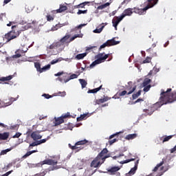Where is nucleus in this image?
<instances>
[{
  "label": "nucleus",
  "instance_id": "f257e3e1",
  "mask_svg": "<svg viewBox=\"0 0 176 176\" xmlns=\"http://www.w3.org/2000/svg\"><path fill=\"white\" fill-rule=\"evenodd\" d=\"M171 88H168L166 91L164 89H161L160 101L154 104V108H160L162 105L167 104H172L174 101H176V92L170 94Z\"/></svg>",
  "mask_w": 176,
  "mask_h": 176
},
{
  "label": "nucleus",
  "instance_id": "f03ea898",
  "mask_svg": "<svg viewBox=\"0 0 176 176\" xmlns=\"http://www.w3.org/2000/svg\"><path fill=\"white\" fill-rule=\"evenodd\" d=\"M21 31H24V29H21L20 25H12V31L5 35V38L7 39V42H10L12 39H16L20 35Z\"/></svg>",
  "mask_w": 176,
  "mask_h": 176
},
{
  "label": "nucleus",
  "instance_id": "7ed1b4c3",
  "mask_svg": "<svg viewBox=\"0 0 176 176\" xmlns=\"http://www.w3.org/2000/svg\"><path fill=\"white\" fill-rule=\"evenodd\" d=\"M109 57V54H105L104 52L98 54L96 58H97L94 60L91 65L90 68H93L97 65V64H101V63H104L107 58Z\"/></svg>",
  "mask_w": 176,
  "mask_h": 176
},
{
  "label": "nucleus",
  "instance_id": "20e7f679",
  "mask_svg": "<svg viewBox=\"0 0 176 176\" xmlns=\"http://www.w3.org/2000/svg\"><path fill=\"white\" fill-rule=\"evenodd\" d=\"M83 34H75L74 36L71 37L70 34H66L65 36H63L60 41L62 43H63V45H65V43H71L73 41H75L76 38H82ZM70 38L69 41H68V39Z\"/></svg>",
  "mask_w": 176,
  "mask_h": 176
},
{
  "label": "nucleus",
  "instance_id": "39448f33",
  "mask_svg": "<svg viewBox=\"0 0 176 176\" xmlns=\"http://www.w3.org/2000/svg\"><path fill=\"white\" fill-rule=\"evenodd\" d=\"M152 8L149 3L147 4L146 7L144 8H140L138 7H134L133 8V13H135L136 14H139L140 16H142V14H146V10L148 9Z\"/></svg>",
  "mask_w": 176,
  "mask_h": 176
},
{
  "label": "nucleus",
  "instance_id": "423d86ee",
  "mask_svg": "<svg viewBox=\"0 0 176 176\" xmlns=\"http://www.w3.org/2000/svg\"><path fill=\"white\" fill-rule=\"evenodd\" d=\"M173 157H174L173 155H168L166 158L162 159V161L160 164H157L156 165V166L153 168V171L154 173H156V171L159 170V168L162 167L164 164V163H167V160H168V163H170Z\"/></svg>",
  "mask_w": 176,
  "mask_h": 176
},
{
  "label": "nucleus",
  "instance_id": "0eeeda50",
  "mask_svg": "<svg viewBox=\"0 0 176 176\" xmlns=\"http://www.w3.org/2000/svg\"><path fill=\"white\" fill-rule=\"evenodd\" d=\"M119 43H120V41H116L115 38H112L111 40L107 41L106 43H103L102 45H100L98 51L101 52V50L104 49V47L109 46H115V45H119Z\"/></svg>",
  "mask_w": 176,
  "mask_h": 176
},
{
  "label": "nucleus",
  "instance_id": "6e6552de",
  "mask_svg": "<svg viewBox=\"0 0 176 176\" xmlns=\"http://www.w3.org/2000/svg\"><path fill=\"white\" fill-rule=\"evenodd\" d=\"M67 118H71L69 112L62 115L60 117L55 118L54 126H60V124L64 123V119H67Z\"/></svg>",
  "mask_w": 176,
  "mask_h": 176
},
{
  "label": "nucleus",
  "instance_id": "1a4fd4ad",
  "mask_svg": "<svg viewBox=\"0 0 176 176\" xmlns=\"http://www.w3.org/2000/svg\"><path fill=\"white\" fill-rule=\"evenodd\" d=\"M87 142H89V141H87L86 139H85L83 140H80V141L76 142L74 146H72V145H71V144H69V148H70V149H72V151H75L76 149H78L77 152H79V151H80V147H79L78 146L86 145V144H87Z\"/></svg>",
  "mask_w": 176,
  "mask_h": 176
},
{
  "label": "nucleus",
  "instance_id": "9d476101",
  "mask_svg": "<svg viewBox=\"0 0 176 176\" xmlns=\"http://www.w3.org/2000/svg\"><path fill=\"white\" fill-rule=\"evenodd\" d=\"M77 78H78V75L73 74L69 77H68V75L65 74L62 78L61 77L58 78V79L60 82H64L65 83H67V82H69L71 79H76Z\"/></svg>",
  "mask_w": 176,
  "mask_h": 176
},
{
  "label": "nucleus",
  "instance_id": "9b49d317",
  "mask_svg": "<svg viewBox=\"0 0 176 176\" xmlns=\"http://www.w3.org/2000/svg\"><path fill=\"white\" fill-rule=\"evenodd\" d=\"M137 89V85H135L131 90H130L128 93L127 91L124 90L122 91L121 92L117 93L116 96H119V97H123V96H126V94H127L128 96L130 94H133V93H134V91H135Z\"/></svg>",
  "mask_w": 176,
  "mask_h": 176
},
{
  "label": "nucleus",
  "instance_id": "f8f14e48",
  "mask_svg": "<svg viewBox=\"0 0 176 176\" xmlns=\"http://www.w3.org/2000/svg\"><path fill=\"white\" fill-rule=\"evenodd\" d=\"M123 20L122 15L120 16H116L112 20L113 27H114L116 31L118 30V25H119V23H120Z\"/></svg>",
  "mask_w": 176,
  "mask_h": 176
},
{
  "label": "nucleus",
  "instance_id": "ddd939ff",
  "mask_svg": "<svg viewBox=\"0 0 176 176\" xmlns=\"http://www.w3.org/2000/svg\"><path fill=\"white\" fill-rule=\"evenodd\" d=\"M58 162L56 160H45L43 161H41V164H47L48 166H56L58 164Z\"/></svg>",
  "mask_w": 176,
  "mask_h": 176
},
{
  "label": "nucleus",
  "instance_id": "4468645a",
  "mask_svg": "<svg viewBox=\"0 0 176 176\" xmlns=\"http://www.w3.org/2000/svg\"><path fill=\"white\" fill-rule=\"evenodd\" d=\"M140 163V160H138L135 162V166L133 168H132L130 171L125 175V176H131L134 175L135 174V171H137V168H138V164Z\"/></svg>",
  "mask_w": 176,
  "mask_h": 176
},
{
  "label": "nucleus",
  "instance_id": "2eb2a0df",
  "mask_svg": "<svg viewBox=\"0 0 176 176\" xmlns=\"http://www.w3.org/2000/svg\"><path fill=\"white\" fill-rule=\"evenodd\" d=\"M30 137L34 141H38V140H41L42 138V135L39 134V131H38L32 132Z\"/></svg>",
  "mask_w": 176,
  "mask_h": 176
},
{
  "label": "nucleus",
  "instance_id": "dca6fc26",
  "mask_svg": "<svg viewBox=\"0 0 176 176\" xmlns=\"http://www.w3.org/2000/svg\"><path fill=\"white\" fill-rule=\"evenodd\" d=\"M101 160L98 157H96L91 163V167H94V168H97L99 166H101Z\"/></svg>",
  "mask_w": 176,
  "mask_h": 176
},
{
  "label": "nucleus",
  "instance_id": "f3484780",
  "mask_svg": "<svg viewBox=\"0 0 176 176\" xmlns=\"http://www.w3.org/2000/svg\"><path fill=\"white\" fill-rule=\"evenodd\" d=\"M133 8H127L124 10L123 13L121 14V17L124 19L126 16H131L134 12L133 11Z\"/></svg>",
  "mask_w": 176,
  "mask_h": 176
},
{
  "label": "nucleus",
  "instance_id": "a211bd4d",
  "mask_svg": "<svg viewBox=\"0 0 176 176\" xmlns=\"http://www.w3.org/2000/svg\"><path fill=\"white\" fill-rule=\"evenodd\" d=\"M67 9L68 7L67 6L60 4L59 9L52 11V13H63V12H65Z\"/></svg>",
  "mask_w": 176,
  "mask_h": 176
},
{
  "label": "nucleus",
  "instance_id": "6ab92c4d",
  "mask_svg": "<svg viewBox=\"0 0 176 176\" xmlns=\"http://www.w3.org/2000/svg\"><path fill=\"white\" fill-rule=\"evenodd\" d=\"M168 170V168H165L164 166H162L160 168V173H158L157 175L155 173H152L151 174H149L148 175H146V176H162L163 175V174H164V173H166V171Z\"/></svg>",
  "mask_w": 176,
  "mask_h": 176
},
{
  "label": "nucleus",
  "instance_id": "aec40b11",
  "mask_svg": "<svg viewBox=\"0 0 176 176\" xmlns=\"http://www.w3.org/2000/svg\"><path fill=\"white\" fill-rule=\"evenodd\" d=\"M16 54L13 55L12 57L13 58H20V57H21V56H25V52H24V50H18L16 51Z\"/></svg>",
  "mask_w": 176,
  "mask_h": 176
},
{
  "label": "nucleus",
  "instance_id": "412c9836",
  "mask_svg": "<svg viewBox=\"0 0 176 176\" xmlns=\"http://www.w3.org/2000/svg\"><path fill=\"white\" fill-rule=\"evenodd\" d=\"M109 100H111V98L104 96L103 98L97 99L96 100V104L100 105V104H104V102H107V101H109Z\"/></svg>",
  "mask_w": 176,
  "mask_h": 176
},
{
  "label": "nucleus",
  "instance_id": "4be33fe9",
  "mask_svg": "<svg viewBox=\"0 0 176 176\" xmlns=\"http://www.w3.org/2000/svg\"><path fill=\"white\" fill-rule=\"evenodd\" d=\"M10 133L4 132L3 133H0V141H6L9 138Z\"/></svg>",
  "mask_w": 176,
  "mask_h": 176
},
{
  "label": "nucleus",
  "instance_id": "5701e85b",
  "mask_svg": "<svg viewBox=\"0 0 176 176\" xmlns=\"http://www.w3.org/2000/svg\"><path fill=\"white\" fill-rule=\"evenodd\" d=\"M120 168L119 166L111 167L110 169H108V173H111V175L115 174L117 171H119Z\"/></svg>",
  "mask_w": 176,
  "mask_h": 176
},
{
  "label": "nucleus",
  "instance_id": "b1692460",
  "mask_svg": "<svg viewBox=\"0 0 176 176\" xmlns=\"http://www.w3.org/2000/svg\"><path fill=\"white\" fill-rule=\"evenodd\" d=\"M107 153H108V149L103 148L102 151L98 155L97 157L101 160V157H104Z\"/></svg>",
  "mask_w": 176,
  "mask_h": 176
},
{
  "label": "nucleus",
  "instance_id": "393cba45",
  "mask_svg": "<svg viewBox=\"0 0 176 176\" xmlns=\"http://www.w3.org/2000/svg\"><path fill=\"white\" fill-rule=\"evenodd\" d=\"M102 89V85H100L99 87L98 88H95L94 89H89L87 93L88 94H95V93H97L98 91H100V90Z\"/></svg>",
  "mask_w": 176,
  "mask_h": 176
},
{
  "label": "nucleus",
  "instance_id": "a878e982",
  "mask_svg": "<svg viewBox=\"0 0 176 176\" xmlns=\"http://www.w3.org/2000/svg\"><path fill=\"white\" fill-rule=\"evenodd\" d=\"M13 79V76L10 75L6 77H1L0 78V81L1 82H8L9 80H12Z\"/></svg>",
  "mask_w": 176,
  "mask_h": 176
},
{
  "label": "nucleus",
  "instance_id": "bb28decb",
  "mask_svg": "<svg viewBox=\"0 0 176 176\" xmlns=\"http://www.w3.org/2000/svg\"><path fill=\"white\" fill-rule=\"evenodd\" d=\"M134 138H137L136 133L129 134L125 137V140H127L128 141H130V140H134Z\"/></svg>",
  "mask_w": 176,
  "mask_h": 176
},
{
  "label": "nucleus",
  "instance_id": "cd10ccee",
  "mask_svg": "<svg viewBox=\"0 0 176 176\" xmlns=\"http://www.w3.org/2000/svg\"><path fill=\"white\" fill-rule=\"evenodd\" d=\"M173 137H174V135L163 136L161 138V141H162L163 143L167 142V141H170Z\"/></svg>",
  "mask_w": 176,
  "mask_h": 176
},
{
  "label": "nucleus",
  "instance_id": "c85d7f7f",
  "mask_svg": "<svg viewBox=\"0 0 176 176\" xmlns=\"http://www.w3.org/2000/svg\"><path fill=\"white\" fill-rule=\"evenodd\" d=\"M78 80L81 85L82 89H85V87L87 86V81L86 80L80 78Z\"/></svg>",
  "mask_w": 176,
  "mask_h": 176
},
{
  "label": "nucleus",
  "instance_id": "c756f323",
  "mask_svg": "<svg viewBox=\"0 0 176 176\" xmlns=\"http://www.w3.org/2000/svg\"><path fill=\"white\" fill-rule=\"evenodd\" d=\"M147 2H148L151 8H153V6L157 5L159 0H147Z\"/></svg>",
  "mask_w": 176,
  "mask_h": 176
},
{
  "label": "nucleus",
  "instance_id": "7c9ffc66",
  "mask_svg": "<svg viewBox=\"0 0 176 176\" xmlns=\"http://www.w3.org/2000/svg\"><path fill=\"white\" fill-rule=\"evenodd\" d=\"M111 5V3H106L103 5L98 6L97 9L98 10H102V9H105V8H108Z\"/></svg>",
  "mask_w": 176,
  "mask_h": 176
},
{
  "label": "nucleus",
  "instance_id": "2f4dec72",
  "mask_svg": "<svg viewBox=\"0 0 176 176\" xmlns=\"http://www.w3.org/2000/svg\"><path fill=\"white\" fill-rule=\"evenodd\" d=\"M86 56H87V53L78 54L76 56V58L77 60H82V58H85Z\"/></svg>",
  "mask_w": 176,
  "mask_h": 176
},
{
  "label": "nucleus",
  "instance_id": "473e14b6",
  "mask_svg": "<svg viewBox=\"0 0 176 176\" xmlns=\"http://www.w3.org/2000/svg\"><path fill=\"white\" fill-rule=\"evenodd\" d=\"M142 91L139 90L136 94H133L132 95L133 100H137V98H138V97H140V96H141Z\"/></svg>",
  "mask_w": 176,
  "mask_h": 176
},
{
  "label": "nucleus",
  "instance_id": "72a5a7b5",
  "mask_svg": "<svg viewBox=\"0 0 176 176\" xmlns=\"http://www.w3.org/2000/svg\"><path fill=\"white\" fill-rule=\"evenodd\" d=\"M151 82H152V80H151L150 78H145L142 83L143 87H145V86H148V85H149Z\"/></svg>",
  "mask_w": 176,
  "mask_h": 176
},
{
  "label": "nucleus",
  "instance_id": "f704fd0d",
  "mask_svg": "<svg viewBox=\"0 0 176 176\" xmlns=\"http://www.w3.org/2000/svg\"><path fill=\"white\" fill-rule=\"evenodd\" d=\"M50 65H47L45 66H44L43 68H41V69L40 70V73L42 74V72H45L47 70H49V69L50 68Z\"/></svg>",
  "mask_w": 176,
  "mask_h": 176
},
{
  "label": "nucleus",
  "instance_id": "c9c22d12",
  "mask_svg": "<svg viewBox=\"0 0 176 176\" xmlns=\"http://www.w3.org/2000/svg\"><path fill=\"white\" fill-rule=\"evenodd\" d=\"M67 24L65 23H58L55 25V27H54V30L55 31H57V30H58V28H61V27H64V25H66Z\"/></svg>",
  "mask_w": 176,
  "mask_h": 176
},
{
  "label": "nucleus",
  "instance_id": "e433bc0d",
  "mask_svg": "<svg viewBox=\"0 0 176 176\" xmlns=\"http://www.w3.org/2000/svg\"><path fill=\"white\" fill-rule=\"evenodd\" d=\"M86 116H87V114L86 113L80 115V117L77 118V122H82V120L85 119Z\"/></svg>",
  "mask_w": 176,
  "mask_h": 176
},
{
  "label": "nucleus",
  "instance_id": "4c0bfd02",
  "mask_svg": "<svg viewBox=\"0 0 176 176\" xmlns=\"http://www.w3.org/2000/svg\"><path fill=\"white\" fill-rule=\"evenodd\" d=\"M134 160H135V158H131L129 160L122 161L120 163V164H126V163H130V162H134Z\"/></svg>",
  "mask_w": 176,
  "mask_h": 176
},
{
  "label": "nucleus",
  "instance_id": "58836bf2",
  "mask_svg": "<svg viewBox=\"0 0 176 176\" xmlns=\"http://www.w3.org/2000/svg\"><path fill=\"white\" fill-rule=\"evenodd\" d=\"M12 149H13V148H7L6 150H2L0 153V155H6V153H8V152H10V151H12Z\"/></svg>",
  "mask_w": 176,
  "mask_h": 176
},
{
  "label": "nucleus",
  "instance_id": "ea45409f",
  "mask_svg": "<svg viewBox=\"0 0 176 176\" xmlns=\"http://www.w3.org/2000/svg\"><path fill=\"white\" fill-rule=\"evenodd\" d=\"M105 26L104 25H102L101 28H100L99 29H96V30H94V32L95 33V34H100V32H102V30H104V28Z\"/></svg>",
  "mask_w": 176,
  "mask_h": 176
},
{
  "label": "nucleus",
  "instance_id": "a19ab883",
  "mask_svg": "<svg viewBox=\"0 0 176 176\" xmlns=\"http://www.w3.org/2000/svg\"><path fill=\"white\" fill-rule=\"evenodd\" d=\"M35 142H33L32 143H31L29 146V149H31V146H38V145H39V142L34 140Z\"/></svg>",
  "mask_w": 176,
  "mask_h": 176
},
{
  "label": "nucleus",
  "instance_id": "79ce46f5",
  "mask_svg": "<svg viewBox=\"0 0 176 176\" xmlns=\"http://www.w3.org/2000/svg\"><path fill=\"white\" fill-rule=\"evenodd\" d=\"M34 67L37 69L38 72H41V69H42L41 67V63H34Z\"/></svg>",
  "mask_w": 176,
  "mask_h": 176
},
{
  "label": "nucleus",
  "instance_id": "37998d69",
  "mask_svg": "<svg viewBox=\"0 0 176 176\" xmlns=\"http://www.w3.org/2000/svg\"><path fill=\"white\" fill-rule=\"evenodd\" d=\"M55 43V45L57 47H61V46H64V44L63 43V41H61V40H60L59 41L57 42H54Z\"/></svg>",
  "mask_w": 176,
  "mask_h": 176
},
{
  "label": "nucleus",
  "instance_id": "c03bdc74",
  "mask_svg": "<svg viewBox=\"0 0 176 176\" xmlns=\"http://www.w3.org/2000/svg\"><path fill=\"white\" fill-rule=\"evenodd\" d=\"M152 58L147 56L144 60H143L142 64H146L151 63Z\"/></svg>",
  "mask_w": 176,
  "mask_h": 176
},
{
  "label": "nucleus",
  "instance_id": "a18cd8bd",
  "mask_svg": "<svg viewBox=\"0 0 176 176\" xmlns=\"http://www.w3.org/2000/svg\"><path fill=\"white\" fill-rule=\"evenodd\" d=\"M61 61L60 58L54 59L50 62L51 65H54V64H57V63H60Z\"/></svg>",
  "mask_w": 176,
  "mask_h": 176
},
{
  "label": "nucleus",
  "instance_id": "49530a36",
  "mask_svg": "<svg viewBox=\"0 0 176 176\" xmlns=\"http://www.w3.org/2000/svg\"><path fill=\"white\" fill-rule=\"evenodd\" d=\"M144 112H146L145 116H147V115H152L153 113V112H155V110H152L151 111H149V110L148 109H144L143 110Z\"/></svg>",
  "mask_w": 176,
  "mask_h": 176
},
{
  "label": "nucleus",
  "instance_id": "de8ad7c7",
  "mask_svg": "<svg viewBox=\"0 0 176 176\" xmlns=\"http://www.w3.org/2000/svg\"><path fill=\"white\" fill-rule=\"evenodd\" d=\"M151 87H152V85H151L145 86L143 89V91L145 93L148 92V90H151Z\"/></svg>",
  "mask_w": 176,
  "mask_h": 176
},
{
  "label": "nucleus",
  "instance_id": "09e8293b",
  "mask_svg": "<svg viewBox=\"0 0 176 176\" xmlns=\"http://www.w3.org/2000/svg\"><path fill=\"white\" fill-rule=\"evenodd\" d=\"M46 19H47V21H53V20H54V16L50 14H48L46 16Z\"/></svg>",
  "mask_w": 176,
  "mask_h": 176
},
{
  "label": "nucleus",
  "instance_id": "8fccbe9b",
  "mask_svg": "<svg viewBox=\"0 0 176 176\" xmlns=\"http://www.w3.org/2000/svg\"><path fill=\"white\" fill-rule=\"evenodd\" d=\"M154 47H156V45H155V43H153V44L152 45V47H150V48H148V50H146L147 53H152V52L153 51V48H154Z\"/></svg>",
  "mask_w": 176,
  "mask_h": 176
},
{
  "label": "nucleus",
  "instance_id": "3c124183",
  "mask_svg": "<svg viewBox=\"0 0 176 176\" xmlns=\"http://www.w3.org/2000/svg\"><path fill=\"white\" fill-rule=\"evenodd\" d=\"M88 3H90V1H85L83 3H81L79 4L80 8H85V6H86V5H88Z\"/></svg>",
  "mask_w": 176,
  "mask_h": 176
},
{
  "label": "nucleus",
  "instance_id": "603ef678",
  "mask_svg": "<svg viewBox=\"0 0 176 176\" xmlns=\"http://www.w3.org/2000/svg\"><path fill=\"white\" fill-rule=\"evenodd\" d=\"M86 13H87V10H79L78 12H77V14H86Z\"/></svg>",
  "mask_w": 176,
  "mask_h": 176
},
{
  "label": "nucleus",
  "instance_id": "864d4df0",
  "mask_svg": "<svg viewBox=\"0 0 176 176\" xmlns=\"http://www.w3.org/2000/svg\"><path fill=\"white\" fill-rule=\"evenodd\" d=\"M121 132H117L116 133H113V135H110L109 138V140H112V138H114V137H116L120 134Z\"/></svg>",
  "mask_w": 176,
  "mask_h": 176
},
{
  "label": "nucleus",
  "instance_id": "5fc2aeb1",
  "mask_svg": "<svg viewBox=\"0 0 176 176\" xmlns=\"http://www.w3.org/2000/svg\"><path fill=\"white\" fill-rule=\"evenodd\" d=\"M58 166H52V167H50L48 169H47L48 171H54V170H58Z\"/></svg>",
  "mask_w": 176,
  "mask_h": 176
},
{
  "label": "nucleus",
  "instance_id": "6e6d98bb",
  "mask_svg": "<svg viewBox=\"0 0 176 176\" xmlns=\"http://www.w3.org/2000/svg\"><path fill=\"white\" fill-rule=\"evenodd\" d=\"M118 139H113L111 140H109L108 143L109 144V145H112L113 144H115V142H118Z\"/></svg>",
  "mask_w": 176,
  "mask_h": 176
},
{
  "label": "nucleus",
  "instance_id": "4d7b16f0",
  "mask_svg": "<svg viewBox=\"0 0 176 176\" xmlns=\"http://www.w3.org/2000/svg\"><path fill=\"white\" fill-rule=\"evenodd\" d=\"M17 100V98H10V102H8V105H12L13 104L14 101H16Z\"/></svg>",
  "mask_w": 176,
  "mask_h": 176
},
{
  "label": "nucleus",
  "instance_id": "13d9d810",
  "mask_svg": "<svg viewBox=\"0 0 176 176\" xmlns=\"http://www.w3.org/2000/svg\"><path fill=\"white\" fill-rule=\"evenodd\" d=\"M47 174V170H44L43 172L41 173L40 174H36V176H45Z\"/></svg>",
  "mask_w": 176,
  "mask_h": 176
},
{
  "label": "nucleus",
  "instance_id": "bf43d9fd",
  "mask_svg": "<svg viewBox=\"0 0 176 176\" xmlns=\"http://www.w3.org/2000/svg\"><path fill=\"white\" fill-rule=\"evenodd\" d=\"M49 49H50L51 50L53 49H57V47L56 46V43H53L52 44H51L49 47Z\"/></svg>",
  "mask_w": 176,
  "mask_h": 176
},
{
  "label": "nucleus",
  "instance_id": "052dcab7",
  "mask_svg": "<svg viewBox=\"0 0 176 176\" xmlns=\"http://www.w3.org/2000/svg\"><path fill=\"white\" fill-rule=\"evenodd\" d=\"M67 93L65 91H58V96H60V97H65Z\"/></svg>",
  "mask_w": 176,
  "mask_h": 176
},
{
  "label": "nucleus",
  "instance_id": "680f3d73",
  "mask_svg": "<svg viewBox=\"0 0 176 176\" xmlns=\"http://www.w3.org/2000/svg\"><path fill=\"white\" fill-rule=\"evenodd\" d=\"M28 156H31V151L27 152L22 157L23 159H27Z\"/></svg>",
  "mask_w": 176,
  "mask_h": 176
},
{
  "label": "nucleus",
  "instance_id": "e2e57ef3",
  "mask_svg": "<svg viewBox=\"0 0 176 176\" xmlns=\"http://www.w3.org/2000/svg\"><path fill=\"white\" fill-rule=\"evenodd\" d=\"M122 156H124V154H120L118 155H115L113 157V160H116L117 159H119V157H122Z\"/></svg>",
  "mask_w": 176,
  "mask_h": 176
},
{
  "label": "nucleus",
  "instance_id": "0e129e2a",
  "mask_svg": "<svg viewBox=\"0 0 176 176\" xmlns=\"http://www.w3.org/2000/svg\"><path fill=\"white\" fill-rule=\"evenodd\" d=\"M43 97H45V98H47V100H49V98H52V96H50L49 94H44L43 95Z\"/></svg>",
  "mask_w": 176,
  "mask_h": 176
},
{
  "label": "nucleus",
  "instance_id": "69168bd1",
  "mask_svg": "<svg viewBox=\"0 0 176 176\" xmlns=\"http://www.w3.org/2000/svg\"><path fill=\"white\" fill-rule=\"evenodd\" d=\"M108 157H109V155L102 157L100 159L103 161L102 163H104V162H105V159H108Z\"/></svg>",
  "mask_w": 176,
  "mask_h": 176
},
{
  "label": "nucleus",
  "instance_id": "338daca9",
  "mask_svg": "<svg viewBox=\"0 0 176 176\" xmlns=\"http://www.w3.org/2000/svg\"><path fill=\"white\" fill-rule=\"evenodd\" d=\"M94 47H97L96 46L87 47L86 52H89V50H91L92 49H94Z\"/></svg>",
  "mask_w": 176,
  "mask_h": 176
},
{
  "label": "nucleus",
  "instance_id": "774afa93",
  "mask_svg": "<svg viewBox=\"0 0 176 176\" xmlns=\"http://www.w3.org/2000/svg\"><path fill=\"white\" fill-rule=\"evenodd\" d=\"M176 151V145L170 149V153H174Z\"/></svg>",
  "mask_w": 176,
  "mask_h": 176
}]
</instances>
